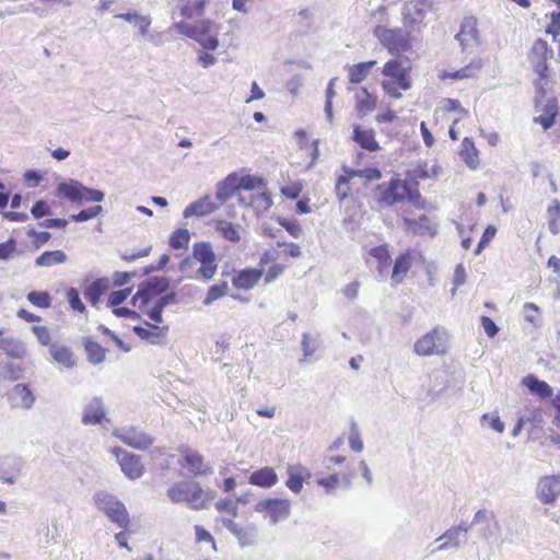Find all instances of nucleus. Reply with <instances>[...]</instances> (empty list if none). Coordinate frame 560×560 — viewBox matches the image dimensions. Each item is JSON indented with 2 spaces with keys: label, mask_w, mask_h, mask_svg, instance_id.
Returning a JSON list of instances; mask_svg holds the SVG:
<instances>
[{
  "label": "nucleus",
  "mask_w": 560,
  "mask_h": 560,
  "mask_svg": "<svg viewBox=\"0 0 560 560\" xmlns=\"http://www.w3.org/2000/svg\"><path fill=\"white\" fill-rule=\"evenodd\" d=\"M495 233H497V229L493 225H488L485 229V231H483V233H482V235H481V237H480V240H479V242L477 244V247L474 250V255L475 256L479 255L483 250V248L489 245V243L495 236Z\"/></svg>",
  "instance_id": "59"
},
{
  "label": "nucleus",
  "mask_w": 560,
  "mask_h": 560,
  "mask_svg": "<svg viewBox=\"0 0 560 560\" xmlns=\"http://www.w3.org/2000/svg\"><path fill=\"white\" fill-rule=\"evenodd\" d=\"M301 346H302V350H303V359H301V362H302L315 353V351L317 350V347H318V342L316 339H313L310 336V334L305 332L302 336Z\"/></svg>",
  "instance_id": "57"
},
{
  "label": "nucleus",
  "mask_w": 560,
  "mask_h": 560,
  "mask_svg": "<svg viewBox=\"0 0 560 560\" xmlns=\"http://www.w3.org/2000/svg\"><path fill=\"white\" fill-rule=\"evenodd\" d=\"M352 140L369 152H375L380 149L373 129H362L359 125L353 126Z\"/></svg>",
  "instance_id": "25"
},
{
  "label": "nucleus",
  "mask_w": 560,
  "mask_h": 560,
  "mask_svg": "<svg viewBox=\"0 0 560 560\" xmlns=\"http://www.w3.org/2000/svg\"><path fill=\"white\" fill-rule=\"evenodd\" d=\"M233 535L237 538L241 547L244 548L256 544L258 530L255 525H249L247 527L240 526Z\"/></svg>",
  "instance_id": "41"
},
{
  "label": "nucleus",
  "mask_w": 560,
  "mask_h": 560,
  "mask_svg": "<svg viewBox=\"0 0 560 560\" xmlns=\"http://www.w3.org/2000/svg\"><path fill=\"white\" fill-rule=\"evenodd\" d=\"M373 34L392 56L397 57L411 48L410 35L401 27L387 28L378 25Z\"/></svg>",
  "instance_id": "4"
},
{
  "label": "nucleus",
  "mask_w": 560,
  "mask_h": 560,
  "mask_svg": "<svg viewBox=\"0 0 560 560\" xmlns=\"http://www.w3.org/2000/svg\"><path fill=\"white\" fill-rule=\"evenodd\" d=\"M102 212H103V207L100 205H96V206L83 209L78 213L71 214L69 217V220L77 222V223L86 222L89 220L96 218Z\"/></svg>",
  "instance_id": "48"
},
{
  "label": "nucleus",
  "mask_w": 560,
  "mask_h": 560,
  "mask_svg": "<svg viewBox=\"0 0 560 560\" xmlns=\"http://www.w3.org/2000/svg\"><path fill=\"white\" fill-rule=\"evenodd\" d=\"M549 215V231L551 234L557 235L560 233V202H557L556 206L548 208Z\"/></svg>",
  "instance_id": "54"
},
{
  "label": "nucleus",
  "mask_w": 560,
  "mask_h": 560,
  "mask_svg": "<svg viewBox=\"0 0 560 560\" xmlns=\"http://www.w3.org/2000/svg\"><path fill=\"white\" fill-rule=\"evenodd\" d=\"M108 279L98 278L84 289V296L93 306H95L100 302L101 296L108 290Z\"/></svg>",
  "instance_id": "31"
},
{
  "label": "nucleus",
  "mask_w": 560,
  "mask_h": 560,
  "mask_svg": "<svg viewBox=\"0 0 560 560\" xmlns=\"http://www.w3.org/2000/svg\"><path fill=\"white\" fill-rule=\"evenodd\" d=\"M238 176L235 172L229 174L217 184L215 199L220 206L228 201L238 189Z\"/></svg>",
  "instance_id": "22"
},
{
  "label": "nucleus",
  "mask_w": 560,
  "mask_h": 560,
  "mask_svg": "<svg viewBox=\"0 0 560 560\" xmlns=\"http://www.w3.org/2000/svg\"><path fill=\"white\" fill-rule=\"evenodd\" d=\"M337 80H338L337 78H332L329 80L327 89H326V95H325L326 101H325L324 112H325L326 119L330 124L332 122V119H334L332 98L336 95L335 84H336Z\"/></svg>",
  "instance_id": "49"
},
{
  "label": "nucleus",
  "mask_w": 560,
  "mask_h": 560,
  "mask_svg": "<svg viewBox=\"0 0 560 560\" xmlns=\"http://www.w3.org/2000/svg\"><path fill=\"white\" fill-rule=\"evenodd\" d=\"M192 257L200 262V268L197 270L196 278L209 281L213 278L218 264L217 256L209 242H198L192 246Z\"/></svg>",
  "instance_id": "6"
},
{
  "label": "nucleus",
  "mask_w": 560,
  "mask_h": 560,
  "mask_svg": "<svg viewBox=\"0 0 560 560\" xmlns=\"http://www.w3.org/2000/svg\"><path fill=\"white\" fill-rule=\"evenodd\" d=\"M215 230L229 242L237 243L241 240L240 232L232 222L219 220L215 224Z\"/></svg>",
  "instance_id": "42"
},
{
  "label": "nucleus",
  "mask_w": 560,
  "mask_h": 560,
  "mask_svg": "<svg viewBox=\"0 0 560 560\" xmlns=\"http://www.w3.org/2000/svg\"><path fill=\"white\" fill-rule=\"evenodd\" d=\"M26 299L34 306L40 308H48L51 305V296L47 291H36L33 290L27 293Z\"/></svg>",
  "instance_id": "46"
},
{
  "label": "nucleus",
  "mask_w": 560,
  "mask_h": 560,
  "mask_svg": "<svg viewBox=\"0 0 560 560\" xmlns=\"http://www.w3.org/2000/svg\"><path fill=\"white\" fill-rule=\"evenodd\" d=\"M558 112L557 100L549 98L542 108V115L534 117V122L539 124L544 130H548L555 125Z\"/></svg>",
  "instance_id": "29"
},
{
  "label": "nucleus",
  "mask_w": 560,
  "mask_h": 560,
  "mask_svg": "<svg viewBox=\"0 0 560 560\" xmlns=\"http://www.w3.org/2000/svg\"><path fill=\"white\" fill-rule=\"evenodd\" d=\"M406 71H409V68H405L400 60L394 58L389 59L382 69V74L385 77H396Z\"/></svg>",
  "instance_id": "53"
},
{
  "label": "nucleus",
  "mask_w": 560,
  "mask_h": 560,
  "mask_svg": "<svg viewBox=\"0 0 560 560\" xmlns=\"http://www.w3.org/2000/svg\"><path fill=\"white\" fill-rule=\"evenodd\" d=\"M96 508L103 512L110 522L119 528L126 529L130 523L129 513L125 504L114 494L98 491L93 497Z\"/></svg>",
  "instance_id": "3"
},
{
  "label": "nucleus",
  "mask_w": 560,
  "mask_h": 560,
  "mask_svg": "<svg viewBox=\"0 0 560 560\" xmlns=\"http://www.w3.org/2000/svg\"><path fill=\"white\" fill-rule=\"evenodd\" d=\"M105 198V194L102 190L86 187L82 184L80 203L83 202H101Z\"/></svg>",
  "instance_id": "52"
},
{
  "label": "nucleus",
  "mask_w": 560,
  "mask_h": 560,
  "mask_svg": "<svg viewBox=\"0 0 560 560\" xmlns=\"http://www.w3.org/2000/svg\"><path fill=\"white\" fill-rule=\"evenodd\" d=\"M190 233L187 229H177L171 234L168 244L173 249H184L188 247Z\"/></svg>",
  "instance_id": "45"
},
{
  "label": "nucleus",
  "mask_w": 560,
  "mask_h": 560,
  "mask_svg": "<svg viewBox=\"0 0 560 560\" xmlns=\"http://www.w3.org/2000/svg\"><path fill=\"white\" fill-rule=\"evenodd\" d=\"M341 477L339 474H331L327 477L317 479V485L324 487L326 493H331L340 483Z\"/></svg>",
  "instance_id": "63"
},
{
  "label": "nucleus",
  "mask_w": 560,
  "mask_h": 560,
  "mask_svg": "<svg viewBox=\"0 0 560 560\" xmlns=\"http://www.w3.org/2000/svg\"><path fill=\"white\" fill-rule=\"evenodd\" d=\"M522 384L534 395L541 399L553 397V388L545 381L539 380L533 374H528L522 380Z\"/></svg>",
  "instance_id": "24"
},
{
  "label": "nucleus",
  "mask_w": 560,
  "mask_h": 560,
  "mask_svg": "<svg viewBox=\"0 0 560 560\" xmlns=\"http://www.w3.org/2000/svg\"><path fill=\"white\" fill-rule=\"evenodd\" d=\"M277 222L282 226L291 236L298 238L302 234V229L296 221H291L287 218L278 217Z\"/></svg>",
  "instance_id": "62"
},
{
  "label": "nucleus",
  "mask_w": 560,
  "mask_h": 560,
  "mask_svg": "<svg viewBox=\"0 0 560 560\" xmlns=\"http://www.w3.org/2000/svg\"><path fill=\"white\" fill-rule=\"evenodd\" d=\"M131 288H126L110 292L107 300L108 306H113L115 308L120 307L119 305L128 299V296L131 294Z\"/></svg>",
  "instance_id": "58"
},
{
  "label": "nucleus",
  "mask_w": 560,
  "mask_h": 560,
  "mask_svg": "<svg viewBox=\"0 0 560 560\" xmlns=\"http://www.w3.org/2000/svg\"><path fill=\"white\" fill-rule=\"evenodd\" d=\"M7 399L12 408L30 410L36 401V396L28 384L18 383L8 390Z\"/></svg>",
  "instance_id": "10"
},
{
  "label": "nucleus",
  "mask_w": 560,
  "mask_h": 560,
  "mask_svg": "<svg viewBox=\"0 0 560 560\" xmlns=\"http://www.w3.org/2000/svg\"><path fill=\"white\" fill-rule=\"evenodd\" d=\"M406 228L416 235H429L431 237L438 234V223L425 215L421 214L418 219L404 218Z\"/></svg>",
  "instance_id": "20"
},
{
  "label": "nucleus",
  "mask_w": 560,
  "mask_h": 560,
  "mask_svg": "<svg viewBox=\"0 0 560 560\" xmlns=\"http://www.w3.org/2000/svg\"><path fill=\"white\" fill-rule=\"evenodd\" d=\"M355 108L360 117H364L376 107V96L372 95L366 88H360L355 95Z\"/></svg>",
  "instance_id": "28"
},
{
  "label": "nucleus",
  "mask_w": 560,
  "mask_h": 560,
  "mask_svg": "<svg viewBox=\"0 0 560 560\" xmlns=\"http://www.w3.org/2000/svg\"><path fill=\"white\" fill-rule=\"evenodd\" d=\"M116 18L139 25V32L142 36L148 33L149 26L151 25L150 16L141 15L138 11L120 13L117 14Z\"/></svg>",
  "instance_id": "40"
},
{
  "label": "nucleus",
  "mask_w": 560,
  "mask_h": 560,
  "mask_svg": "<svg viewBox=\"0 0 560 560\" xmlns=\"http://www.w3.org/2000/svg\"><path fill=\"white\" fill-rule=\"evenodd\" d=\"M114 436L121 443L138 451L148 450L155 441V438L138 427L129 425L116 429Z\"/></svg>",
  "instance_id": "7"
},
{
  "label": "nucleus",
  "mask_w": 560,
  "mask_h": 560,
  "mask_svg": "<svg viewBox=\"0 0 560 560\" xmlns=\"http://www.w3.org/2000/svg\"><path fill=\"white\" fill-rule=\"evenodd\" d=\"M261 276V269L246 268L233 277L232 283L237 289L249 290L259 281Z\"/></svg>",
  "instance_id": "26"
},
{
  "label": "nucleus",
  "mask_w": 560,
  "mask_h": 560,
  "mask_svg": "<svg viewBox=\"0 0 560 560\" xmlns=\"http://www.w3.org/2000/svg\"><path fill=\"white\" fill-rule=\"evenodd\" d=\"M459 154L469 168L476 170L478 167V150L476 149L471 138H464L462 141V149Z\"/></svg>",
  "instance_id": "35"
},
{
  "label": "nucleus",
  "mask_w": 560,
  "mask_h": 560,
  "mask_svg": "<svg viewBox=\"0 0 560 560\" xmlns=\"http://www.w3.org/2000/svg\"><path fill=\"white\" fill-rule=\"evenodd\" d=\"M228 288H229V285H228L226 281H222L220 283H215V284L211 285L208 289L207 295L203 299L202 303L205 305H211L214 301H217L218 299H220L226 294Z\"/></svg>",
  "instance_id": "47"
},
{
  "label": "nucleus",
  "mask_w": 560,
  "mask_h": 560,
  "mask_svg": "<svg viewBox=\"0 0 560 560\" xmlns=\"http://www.w3.org/2000/svg\"><path fill=\"white\" fill-rule=\"evenodd\" d=\"M119 466L125 476L131 480L139 479L144 474V467L139 455L128 453L121 448L114 450Z\"/></svg>",
  "instance_id": "12"
},
{
  "label": "nucleus",
  "mask_w": 560,
  "mask_h": 560,
  "mask_svg": "<svg viewBox=\"0 0 560 560\" xmlns=\"http://www.w3.org/2000/svg\"><path fill=\"white\" fill-rule=\"evenodd\" d=\"M491 517V512L488 510H479L472 521L470 523H467L465 521H462L458 525L453 526L455 529L458 530V533L463 536L464 541L467 540V534L474 526H478L481 522H487Z\"/></svg>",
  "instance_id": "38"
},
{
  "label": "nucleus",
  "mask_w": 560,
  "mask_h": 560,
  "mask_svg": "<svg viewBox=\"0 0 560 560\" xmlns=\"http://www.w3.org/2000/svg\"><path fill=\"white\" fill-rule=\"evenodd\" d=\"M82 183L77 179L61 180L56 187V196L74 203H80Z\"/></svg>",
  "instance_id": "21"
},
{
  "label": "nucleus",
  "mask_w": 560,
  "mask_h": 560,
  "mask_svg": "<svg viewBox=\"0 0 560 560\" xmlns=\"http://www.w3.org/2000/svg\"><path fill=\"white\" fill-rule=\"evenodd\" d=\"M174 28L178 34L197 42L206 50L212 51L219 47V26L211 20H201L195 25L180 21L174 23Z\"/></svg>",
  "instance_id": "1"
},
{
  "label": "nucleus",
  "mask_w": 560,
  "mask_h": 560,
  "mask_svg": "<svg viewBox=\"0 0 560 560\" xmlns=\"http://www.w3.org/2000/svg\"><path fill=\"white\" fill-rule=\"evenodd\" d=\"M350 177H361L366 180H378L382 178V172L377 167H365L363 170H357L350 172Z\"/></svg>",
  "instance_id": "61"
},
{
  "label": "nucleus",
  "mask_w": 560,
  "mask_h": 560,
  "mask_svg": "<svg viewBox=\"0 0 560 560\" xmlns=\"http://www.w3.org/2000/svg\"><path fill=\"white\" fill-rule=\"evenodd\" d=\"M22 463L20 459L14 460V465L10 470L0 469V480L5 483L13 485L21 474Z\"/></svg>",
  "instance_id": "55"
},
{
  "label": "nucleus",
  "mask_w": 560,
  "mask_h": 560,
  "mask_svg": "<svg viewBox=\"0 0 560 560\" xmlns=\"http://www.w3.org/2000/svg\"><path fill=\"white\" fill-rule=\"evenodd\" d=\"M248 482L260 488H271L278 482V475L272 467L265 466L253 471L248 477Z\"/></svg>",
  "instance_id": "23"
},
{
  "label": "nucleus",
  "mask_w": 560,
  "mask_h": 560,
  "mask_svg": "<svg viewBox=\"0 0 560 560\" xmlns=\"http://www.w3.org/2000/svg\"><path fill=\"white\" fill-rule=\"evenodd\" d=\"M349 445L351 450L357 453L362 452L364 447L360 431L355 422H352L350 427Z\"/></svg>",
  "instance_id": "60"
},
{
  "label": "nucleus",
  "mask_w": 560,
  "mask_h": 560,
  "mask_svg": "<svg viewBox=\"0 0 560 560\" xmlns=\"http://www.w3.org/2000/svg\"><path fill=\"white\" fill-rule=\"evenodd\" d=\"M220 203L214 201L211 196L206 195L198 200L189 203L183 211V217L185 219L191 218V217H206L214 212L217 209H219Z\"/></svg>",
  "instance_id": "19"
},
{
  "label": "nucleus",
  "mask_w": 560,
  "mask_h": 560,
  "mask_svg": "<svg viewBox=\"0 0 560 560\" xmlns=\"http://www.w3.org/2000/svg\"><path fill=\"white\" fill-rule=\"evenodd\" d=\"M455 38L459 42L463 51L479 45V32L477 28V19L466 16L460 23V30Z\"/></svg>",
  "instance_id": "13"
},
{
  "label": "nucleus",
  "mask_w": 560,
  "mask_h": 560,
  "mask_svg": "<svg viewBox=\"0 0 560 560\" xmlns=\"http://www.w3.org/2000/svg\"><path fill=\"white\" fill-rule=\"evenodd\" d=\"M83 346L90 363L97 365L105 361L106 349L100 343L93 341L90 337H85L83 339Z\"/></svg>",
  "instance_id": "36"
},
{
  "label": "nucleus",
  "mask_w": 560,
  "mask_h": 560,
  "mask_svg": "<svg viewBox=\"0 0 560 560\" xmlns=\"http://www.w3.org/2000/svg\"><path fill=\"white\" fill-rule=\"evenodd\" d=\"M298 469H302V467H288V480L285 481V486L294 493H299L303 488L304 477L301 471Z\"/></svg>",
  "instance_id": "44"
},
{
  "label": "nucleus",
  "mask_w": 560,
  "mask_h": 560,
  "mask_svg": "<svg viewBox=\"0 0 560 560\" xmlns=\"http://www.w3.org/2000/svg\"><path fill=\"white\" fill-rule=\"evenodd\" d=\"M411 267V257L409 254H400L394 261L392 279L399 283L402 281Z\"/></svg>",
  "instance_id": "39"
},
{
  "label": "nucleus",
  "mask_w": 560,
  "mask_h": 560,
  "mask_svg": "<svg viewBox=\"0 0 560 560\" xmlns=\"http://www.w3.org/2000/svg\"><path fill=\"white\" fill-rule=\"evenodd\" d=\"M404 187L402 180L398 177H392L388 183H382L376 186L380 191V202L390 207L404 200V196L399 190Z\"/></svg>",
  "instance_id": "17"
},
{
  "label": "nucleus",
  "mask_w": 560,
  "mask_h": 560,
  "mask_svg": "<svg viewBox=\"0 0 560 560\" xmlns=\"http://www.w3.org/2000/svg\"><path fill=\"white\" fill-rule=\"evenodd\" d=\"M170 285V279L166 277H151L139 283L138 295H144V300L150 303L153 299L167 292Z\"/></svg>",
  "instance_id": "15"
},
{
  "label": "nucleus",
  "mask_w": 560,
  "mask_h": 560,
  "mask_svg": "<svg viewBox=\"0 0 560 560\" xmlns=\"http://www.w3.org/2000/svg\"><path fill=\"white\" fill-rule=\"evenodd\" d=\"M67 255L63 250H45L35 259V267L50 268L56 265L65 264Z\"/></svg>",
  "instance_id": "32"
},
{
  "label": "nucleus",
  "mask_w": 560,
  "mask_h": 560,
  "mask_svg": "<svg viewBox=\"0 0 560 560\" xmlns=\"http://www.w3.org/2000/svg\"><path fill=\"white\" fill-rule=\"evenodd\" d=\"M462 535L455 529L453 526L445 530L440 537L435 539V541L444 540L441 545L432 550V553L439 551H446L450 549H459L466 542L464 539H460Z\"/></svg>",
  "instance_id": "27"
},
{
  "label": "nucleus",
  "mask_w": 560,
  "mask_h": 560,
  "mask_svg": "<svg viewBox=\"0 0 560 560\" xmlns=\"http://www.w3.org/2000/svg\"><path fill=\"white\" fill-rule=\"evenodd\" d=\"M24 369L20 363L0 360V378L15 382L23 377Z\"/></svg>",
  "instance_id": "37"
},
{
  "label": "nucleus",
  "mask_w": 560,
  "mask_h": 560,
  "mask_svg": "<svg viewBox=\"0 0 560 560\" xmlns=\"http://www.w3.org/2000/svg\"><path fill=\"white\" fill-rule=\"evenodd\" d=\"M0 349L12 359H23L26 355L25 345L14 338H0Z\"/></svg>",
  "instance_id": "33"
},
{
  "label": "nucleus",
  "mask_w": 560,
  "mask_h": 560,
  "mask_svg": "<svg viewBox=\"0 0 560 560\" xmlns=\"http://www.w3.org/2000/svg\"><path fill=\"white\" fill-rule=\"evenodd\" d=\"M255 511L258 513L266 512L270 516L271 524H277L290 516L291 504L285 499L269 498L259 501L255 505Z\"/></svg>",
  "instance_id": "9"
},
{
  "label": "nucleus",
  "mask_w": 560,
  "mask_h": 560,
  "mask_svg": "<svg viewBox=\"0 0 560 560\" xmlns=\"http://www.w3.org/2000/svg\"><path fill=\"white\" fill-rule=\"evenodd\" d=\"M106 419V411L102 397H93L85 404L81 422L84 425H98Z\"/></svg>",
  "instance_id": "16"
},
{
  "label": "nucleus",
  "mask_w": 560,
  "mask_h": 560,
  "mask_svg": "<svg viewBox=\"0 0 560 560\" xmlns=\"http://www.w3.org/2000/svg\"><path fill=\"white\" fill-rule=\"evenodd\" d=\"M147 327L140 325L133 326L132 331L141 339L145 340L151 345L161 346L166 343V337L168 332V326L154 325L148 320H144Z\"/></svg>",
  "instance_id": "14"
},
{
  "label": "nucleus",
  "mask_w": 560,
  "mask_h": 560,
  "mask_svg": "<svg viewBox=\"0 0 560 560\" xmlns=\"http://www.w3.org/2000/svg\"><path fill=\"white\" fill-rule=\"evenodd\" d=\"M446 330L442 327H435L415 343V352L420 357H430L433 354H445L447 346L444 341Z\"/></svg>",
  "instance_id": "5"
},
{
  "label": "nucleus",
  "mask_w": 560,
  "mask_h": 560,
  "mask_svg": "<svg viewBox=\"0 0 560 560\" xmlns=\"http://www.w3.org/2000/svg\"><path fill=\"white\" fill-rule=\"evenodd\" d=\"M560 495V476L544 477L537 486V498L541 503L551 504Z\"/></svg>",
  "instance_id": "18"
},
{
  "label": "nucleus",
  "mask_w": 560,
  "mask_h": 560,
  "mask_svg": "<svg viewBox=\"0 0 560 560\" xmlns=\"http://www.w3.org/2000/svg\"><path fill=\"white\" fill-rule=\"evenodd\" d=\"M166 495L172 503H186L195 511L206 509L205 501H202L203 489L197 480L187 479L177 481L167 489Z\"/></svg>",
  "instance_id": "2"
},
{
  "label": "nucleus",
  "mask_w": 560,
  "mask_h": 560,
  "mask_svg": "<svg viewBox=\"0 0 560 560\" xmlns=\"http://www.w3.org/2000/svg\"><path fill=\"white\" fill-rule=\"evenodd\" d=\"M206 7V0H194L192 3L190 1L179 0V9L182 16L186 19H191L195 15H201L203 13Z\"/></svg>",
  "instance_id": "43"
},
{
  "label": "nucleus",
  "mask_w": 560,
  "mask_h": 560,
  "mask_svg": "<svg viewBox=\"0 0 560 560\" xmlns=\"http://www.w3.org/2000/svg\"><path fill=\"white\" fill-rule=\"evenodd\" d=\"M67 300L70 305V307L73 311H77L79 313H84L86 307L84 303L82 302V299L80 296V292L75 288H70L67 290Z\"/></svg>",
  "instance_id": "56"
},
{
  "label": "nucleus",
  "mask_w": 560,
  "mask_h": 560,
  "mask_svg": "<svg viewBox=\"0 0 560 560\" xmlns=\"http://www.w3.org/2000/svg\"><path fill=\"white\" fill-rule=\"evenodd\" d=\"M481 422L487 423L491 429H493L498 433H502L505 429L504 422L500 419L499 416L493 413H485L481 417Z\"/></svg>",
  "instance_id": "64"
},
{
  "label": "nucleus",
  "mask_w": 560,
  "mask_h": 560,
  "mask_svg": "<svg viewBox=\"0 0 560 560\" xmlns=\"http://www.w3.org/2000/svg\"><path fill=\"white\" fill-rule=\"evenodd\" d=\"M177 451L183 458L180 464L188 468L192 477L210 476L213 474L212 465L206 463L205 457L198 451L188 445H180Z\"/></svg>",
  "instance_id": "8"
},
{
  "label": "nucleus",
  "mask_w": 560,
  "mask_h": 560,
  "mask_svg": "<svg viewBox=\"0 0 560 560\" xmlns=\"http://www.w3.org/2000/svg\"><path fill=\"white\" fill-rule=\"evenodd\" d=\"M434 10L433 0H410L405 3L402 15L409 26L421 24L428 12Z\"/></svg>",
  "instance_id": "11"
},
{
  "label": "nucleus",
  "mask_w": 560,
  "mask_h": 560,
  "mask_svg": "<svg viewBox=\"0 0 560 560\" xmlns=\"http://www.w3.org/2000/svg\"><path fill=\"white\" fill-rule=\"evenodd\" d=\"M49 353L54 361L67 369H72L75 365L74 354L67 346L54 342L50 345Z\"/></svg>",
  "instance_id": "30"
},
{
  "label": "nucleus",
  "mask_w": 560,
  "mask_h": 560,
  "mask_svg": "<svg viewBox=\"0 0 560 560\" xmlns=\"http://www.w3.org/2000/svg\"><path fill=\"white\" fill-rule=\"evenodd\" d=\"M238 189L243 190H253L256 188H260L265 185V180L260 176L256 175H244L238 177Z\"/></svg>",
  "instance_id": "51"
},
{
  "label": "nucleus",
  "mask_w": 560,
  "mask_h": 560,
  "mask_svg": "<svg viewBox=\"0 0 560 560\" xmlns=\"http://www.w3.org/2000/svg\"><path fill=\"white\" fill-rule=\"evenodd\" d=\"M376 60H370V61H363V62H359V63H355V65H352V66H348V70H349V81L350 83H353V84H359L361 83L363 80H365V78L368 77V74L370 73V71L373 69V67L376 65Z\"/></svg>",
  "instance_id": "34"
},
{
  "label": "nucleus",
  "mask_w": 560,
  "mask_h": 560,
  "mask_svg": "<svg viewBox=\"0 0 560 560\" xmlns=\"http://www.w3.org/2000/svg\"><path fill=\"white\" fill-rule=\"evenodd\" d=\"M16 245L14 237H9L5 242L0 243V260L8 261L14 254L20 255L22 252L18 250Z\"/></svg>",
  "instance_id": "50"
}]
</instances>
